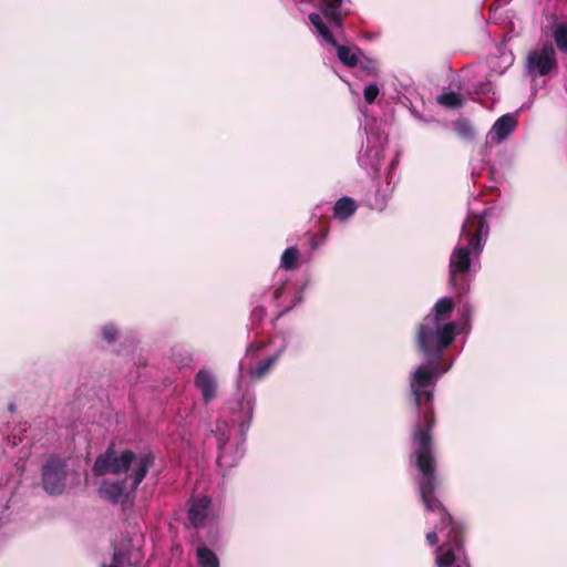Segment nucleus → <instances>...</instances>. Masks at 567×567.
I'll list each match as a JSON object with an SVG mask.
<instances>
[{"label":"nucleus","instance_id":"b1692460","mask_svg":"<svg viewBox=\"0 0 567 567\" xmlns=\"http://www.w3.org/2000/svg\"><path fill=\"white\" fill-rule=\"evenodd\" d=\"M324 236L318 238L316 235H312L310 238H309V246L312 250L319 248L323 241H324Z\"/></svg>","mask_w":567,"mask_h":567},{"label":"nucleus","instance_id":"39448f33","mask_svg":"<svg viewBox=\"0 0 567 567\" xmlns=\"http://www.w3.org/2000/svg\"><path fill=\"white\" fill-rule=\"evenodd\" d=\"M427 511L440 515V523L436 528H449L446 542L437 546L436 564L439 567H470L464 557V527L455 520L439 498H422Z\"/></svg>","mask_w":567,"mask_h":567},{"label":"nucleus","instance_id":"c756f323","mask_svg":"<svg viewBox=\"0 0 567 567\" xmlns=\"http://www.w3.org/2000/svg\"><path fill=\"white\" fill-rule=\"evenodd\" d=\"M192 496H196V497H199V496H206L204 493L202 492H198L197 489L193 493Z\"/></svg>","mask_w":567,"mask_h":567},{"label":"nucleus","instance_id":"f3484780","mask_svg":"<svg viewBox=\"0 0 567 567\" xmlns=\"http://www.w3.org/2000/svg\"><path fill=\"white\" fill-rule=\"evenodd\" d=\"M439 103L445 107L456 109L460 107L463 103L462 96L453 91L443 92L439 99Z\"/></svg>","mask_w":567,"mask_h":567},{"label":"nucleus","instance_id":"0eeeda50","mask_svg":"<svg viewBox=\"0 0 567 567\" xmlns=\"http://www.w3.org/2000/svg\"><path fill=\"white\" fill-rule=\"evenodd\" d=\"M557 65L556 52L551 43L532 49L525 60V73L533 80L548 75Z\"/></svg>","mask_w":567,"mask_h":567},{"label":"nucleus","instance_id":"2eb2a0df","mask_svg":"<svg viewBox=\"0 0 567 567\" xmlns=\"http://www.w3.org/2000/svg\"><path fill=\"white\" fill-rule=\"evenodd\" d=\"M141 550H131L127 557V564L124 563V555L122 551H114L112 564L103 567H136L142 561Z\"/></svg>","mask_w":567,"mask_h":567},{"label":"nucleus","instance_id":"bb28decb","mask_svg":"<svg viewBox=\"0 0 567 567\" xmlns=\"http://www.w3.org/2000/svg\"><path fill=\"white\" fill-rule=\"evenodd\" d=\"M264 344L261 342L252 343L247 348V353H254L255 351L261 349Z\"/></svg>","mask_w":567,"mask_h":567},{"label":"nucleus","instance_id":"7c9ffc66","mask_svg":"<svg viewBox=\"0 0 567 567\" xmlns=\"http://www.w3.org/2000/svg\"><path fill=\"white\" fill-rule=\"evenodd\" d=\"M505 61L507 62V64H511L513 61V58L511 55L505 56Z\"/></svg>","mask_w":567,"mask_h":567},{"label":"nucleus","instance_id":"6ab92c4d","mask_svg":"<svg viewBox=\"0 0 567 567\" xmlns=\"http://www.w3.org/2000/svg\"><path fill=\"white\" fill-rule=\"evenodd\" d=\"M299 257V251L295 247L287 248L280 259V267L284 269H292Z\"/></svg>","mask_w":567,"mask_h":567},{"label":"nucleus","instance_id":"1a4fd4ad","mask_svg":"<svg viewBox=\"0 0 567 567\" xmlns=\"http://www.w3.org/2000/svg\"><path fill=\"white\" fill-rule=\"evenodd\" d=\"M383 161V142L374 136L368 135V144L359 154L358 162L369 174L377 173Z\"/></svg>","mask_w":567,"mask_h":567},{"label":"nucleus","instance_id":"6e6552de","mask_svg":"<svg viewBox=\"0 0 567 567\" xmlns=\"http://www.w3.org/2000/svg\"><path fill=\"white\" fill-rule=\"evenodd\" d=\"M68 476L65 462L58 457H51L42 470L45 492L49 494L61 493L62 488L66 485Z\"/></svg>","mask_w":567,"mask_h":567},{"label":"nucleus","instance_id":"4be33fe9","mask_svg":"<svg viewBox=\"0 0 567 567\" xmlns=\"http://www.w3.org/2000/svg\"><path fill=\"white\" fill-rule=\"evenodd\" d=\"M380 89L375 83L367 85L363 90L364 100L368 104H372L379 95Z\"/></svg>","mask_w":567,"mask_h":567},{"label":"nucleus","instance_id":"9d476101","mask_svg":"<svg viewBox=\"0 0 567 567\" xmlns=\"http://www.w3.org/2000/svg\"><path fill=\"white\" fill-rule=\"evenodd\" d=\"M187 513L189 525L194 528L203 526L208 518L217 516L212 498H189Z\"/></svg>","mask_w":567,"mask_h":567},{"label":"nucleus","instance_id":"20e7f679","mask_svg":"<svg viewBox=\"0 0 567 567\" xmlns=\"http://www.w3.org/2000/svg\"><path fill=\"white\" fill-rule=\"evenodd\" d=\"M153 462L154 456L151 453L135 454L130 450L117 452L112 444L96 457L92 472L96 476H102L131 471L125 484L130 492H134L144 480Z\"/></svg>","mask_w":567,"mask_h":567},{"label":"nucleus","instance_id":"dca6fc26","mask_svg":"<svg viewBox=\"0 0 567 567\" xmlns=\"http://www.w3.org/2000/svg\"><path fill=\"white\" fill-rule=\"evenodd\" d=\"M198 564L202 567H219V560L215 553L208 547L202 546L197 549Z\"/></svg>","mask_w":567,"mask_h":567},{"label":"nucleus","instance_id":"cd10ccee","mask_svg":"<svg viewBox=\"0 0 567 567\" xmlns=\"http://www.w3.org/2000/svg\"><path fill=\"white\" fill-rule=\"evenodd\" d=\"M131 550H140V549H138V548H133V547H132V548H128V549H123V548H121V549H118V550H117V551H122V553H123V555H124V563H126V564H127L128 553H130Z\"/></svg>","mask_w":567,"mask_h":567},{"label":"nucleus","instance_id":"5701e85b","mask_svg":"<svg viewBox=\"0 0 567 567\" xmlns=\"http://www.w3.org/2000/svg\"><path fill=\"white\" fill-rule=\"evenodd\" d=\"M103 338L109 341V342H112L115 340L116 338V334H117V330L114 326L112 324H107L103 328Z\"/></svg>","mask_w":567,"mask_h":567},{"label":"nucleus","instance_id":"2f4dec72","mask_svg":"<svg viewBox=\"0 0 567 567\" xmlns=\"http://www.w3.org/2000/svg\"><path fill=\"white\" fill-rule=\"evenodd\" d=\"M113 496H114V497L122 496V493L114 494Z\"/></svg>","mask_w":567,"mask_h":567},{"label":"nucleus","instance_id":"f03ea898","mask_svg":"<svg viewBox=\"0 0 567 567\" xmlns=\"http://www.w3.org/2000/svg\"><path fill=\"white\" fill-rule=\"evenodd\" d=\"M485 213H471L463 223L458 240L450 256V282L461 295L468 290L466 276L481 268V254L488 236Z\"/></svg>","mask_w":567,"mask_h":567},{"label":"nucleus","instance_id":"f8f14e48","mask_svg":"<svg viewBox=\"0 0 567 567\" xmlns=\"http://www.w3.org/2000/svg\"><path fill=\"white\" fill-rule=\"evenodd\" d=\"M516 125V117L512 114H505L493 124L487 134V138L491 142L498 144L512 135Z\"/></svg>","mask_w":567,"mask_h":567},{"label":"nucleus","instance_id":"ddd939ff","mask_svg":"<svg viewBox=\"0 0 567 567\" xmlns=\"http://www.w3.org/2000/svg\"><path fill=\"white\" fill-rule=\"evenodd\" d=\"M286 347H287V343L285 341H282L281 344L275 350L274 353L269 354L266 359L258 362L254 367H250L249 371H248L249 377L252 380H260V379L265 378L267 374H269V372L274 368L275 363L278 361L280 355L286 350Z\"/></svg>","mask_w":567,"mask_h":567},{"label":"nucleus","instance_id":"c85d7f7f","mask_svg":"<svg viewBox=\"0 0 567 567\" xmlns=\"http://www.w3.org/2000/svg\"><path fill=\"white\" fill-rule=\"evenodd\" d=\"M111 499L113 501L114 504H117L120 501V498H111ZM121 501H122L121 505L125 506L131 501V498L125 497V498H121Z\"/></svg>","mask_w":567,"mask_h":567},{"label":"nucleus","instance_id":"a878e982","mask_svg":"<svg viewBox=\"0 0 567 567\" xmlns=\"http://www.w3.org/2000/svg\"><path fill=\"white\" fill-rule=\"evenodd\" d=\"M265 315H266V311H265V309H264V308H261V307H259V308H255V309L252 310V313H251V316H252V318H254L255 320H261V319H262V317H264Z\"/></svg>","mask_w":567,"mask_h":567},{"label":"nucleus","instance_id":"9b49d317","mask_svg":"<svg viewBox=\"0 0 567 567\" xmlns=\"http://www.w3.org/2000/svg\"><path fill=\"white\" fill-rule=\"evenodd\" d=\"M194 384L200 392L203 401L208 404L217 396L218 382L215 374L207 368H202L195 375Z\"/></svg>","mask_w":567,"mask_h":567},{"label":"nucleus","instance_id":"412c9836","mask_svg":"<svg viewBox=\"0 0 567 567\" xmlns=\"http://www.w3.org/2000/svg\"><path fill=\"white\" fill-rule=\"evenodd\" d=\"M358 65L365 71L368 74L375 75L379 71L378 62L373 59L367 58L365 55L359 56Z\"/></svg>","mask_w":567,"mask_h":567},{"label":"nucleus","instance_id":"7ed1b4c3","mask_svg":"<svg viewBox=\"0 0 567 567\" xmlns=\"http://www.w3.org/2000/svg\"><path fill=\"white\" fill-rule=\"evenodd\" d=\"M256 398L254 392L246 390L240 399L230 402L231 425L227 421H218L213 431L218 450L217 465L230 468L238 464L244 455V436L254 416Z\"/></svg>","mask_w":567,"mask_h":567},{"label":"nucleus","instance_id":"473e14b6","mask_svg":"<svg viewBox=\"0 0 567 567\" xmlns=\"http://www.w3.org/2000/svg\"><path fill=\"white\" fill-rule=\"evenodd\" d=\"M276 298H279V291L276 290Z\"/></svg>","mask_w":567,"mask_h":567},{"label":"nucleus","instance_id":"4468645a","mask_svg":"<svg viewBox=\"0 0 567 567\" xmlns=\"http://www.w3.org/2000/svg\"><path fill=\"white\" fill-rule=\"evenodd\" d=\"M357 208L354 199L343 196L333 206V217L339 221H344L355 213Z\"/></svg>","mask_w":567,"mask_h":567},{"label":"nucleus","instance_id":"f257e3e1","mask_svg":"<svg viewBox=\"0 0 567 567\" xmlns=\"http://www.w3.org/2000/svg\"><path fill=\"white\" fill-rule=\"evenodd\" d=\"M451 298L437 300L432 312L426 316L417 330V344L425 362L417 367L410 378L413 408L416 413L412 434V454L421 476V496H429L434 481L435 462L431 431L435 424L433 392L437 380L450 369L451 364L440 371L443 351L463 331L470 318L467 302L462 306L463 321H446L453 310Z\"/></svg>","mask_w":567,"mask_h":567},{"label":"nucleus","instance_id":"423d86ee","mask_svg":"<svg viewBox=\"0 0 567 567\" xmlns=\"http://www.w3.org/2000/svg\"><path fill=\"white\" fill-rule=\"evenodd\" d=\"M349 1L350 0H321L320 10L330 23L331 29L323 23L319 13H310L309 20L317 35L320 37L323 42L336 48L340 62L348 68H353L358 65L359 56L362 55V51L358 48L338 44L332 33V31L342 30V7Z\"/></svg>","mask_w":567,"mask_h":567},{"label":"nucleus","instance_id":"393cba45","mask_svg":"<svg viewBox=\"0 0 567 567\" xmlns=\"http://www.w3.org/2000/svg\"><path fill=\"white\" fill-rule=\"evenodd\" d=\"M426 540H427L430 546L437 545L439 537H437L436 530H432V532L427 533L426 534Z\"/></svg>","mask_w":567,"mask_h":567},{"label":"nucleus","instance_id":"aec40b11","mask_svg":"<svg viewBox=\"0 0 567 567\" xmlns=\"http://www.w3.org/2000/svg\"><path fill=\"white\" fill-rule=\"evenodd\" d=\"M453 126L458 136L463 138L473 137V127L467 120H457L454 122Z\"/></svg>","mask_w":567,"mask_h":567},{"label":"nucleus","instance_id":"a211bd4d","mask_svg":"<svg viewBox=\"0 0 567 567\" xmlns=\"http://www.w3.org/2000/svg\"><path fill=\"white\" fill-rule=\"evenodd\" d=\"M553 38L559 51L567 52V22L560 23L554 29Z\"/></svg>","mask_w":567,"mask_h":567}]
</instances>
